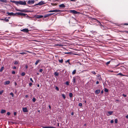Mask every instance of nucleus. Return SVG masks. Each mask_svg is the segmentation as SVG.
<instances>
[{
  "label": "nucleus",
  "mask_w": 128,
  "mask_h": 128,
  "mask_svg": "<svg viewBox=\"0 0 128 128\" xmlns=\"http://www.w3.org/2000/svg\"><path fill=\"white\" fill-rule=\"evenodd\" d=\"M46 3L44 2L43 1H41L38 4H37L34 5V6H36L38 5H39L40 6H41L42 5H43L44 4H46Z\"/></svg>",
  "instance_id": "f257e3e1"
},
{
  "label": "nucleus",
  "mask_w": 128,
  "mask_h": 128,
  "mask_svg": "<svg viewBox=\"0 0 128 128\" xmlns=\"http://www.w3.org/2000/svg\"><path fill=\"white\" fill-rule=\"evenodd\" d=\"M62 11L60 10H50L48 11V12H62Z\"/></svg>",
  "instance_id": "f03ea898"
},
{
  "label": "nucleus",
  "mask_w": 128,
  "mask_h": 128,
  "mask_svg": "<svg viewBox=\"0 0 128 128\" xmlns=\"http://www.w3.org/2000/svg\"><path fill=\"white\" fill-rule=\"evenodd\" d=\"M70 12L71 13L75 14H79V13H80L79 12H77L76 11L74 10H70Z\"/></svg>",
  "instance_id": "7ed1b4c3"
},
{
  "label": "nucleus",
  "mask_w": 128,
  "mask_h": 128,
  "mask_svg": "<svg viewBox=\"0 0 128 128\" xmlns=\"http://www.w3.org/2000/svg\"><path fill=\"white\" fill-rule=\"evenodd\" d=\"M7 14H8L7 16H16V14L15 13L14 14L12 12H11L10 13H9L8 12H7L6 13Z\"/></svg>",
  "instance_id": "20e7f679"
},
{
  "label": "nucleus",
  "mask_w": 128,
  "mask_h": 128,
  "mask_svg": "<svg viewBox=\"0 0 128 128\" xmlns=\"http://www.w3.org/2000/svg\"><path fill=\"white\" fill-rule=\"evenodd\" d=\"M21 31L27 33L29 32V30L28 29L25 28L21 30Z\"/></svg>",
  "instance_id": "39448f33"
},
{
  "label": "nucleus",
  "mask_w": 128,
  "mask_h": 128,
  "mask_svg": "<svg viewBox=\"0 0 128 128\" xmlns=\"http://www.w3.org/2000/svg\"><path fill=\"white\" fill-rule=\"evenodd\" d=\"M35 1L34 0H29L27 2V3L28 4H33L34 3Z\"/></svg>",
  "instance_id": "423d86ee"
},
{
  "label": "nucleus",
  "mask_w": 128,
  "mask_h": 128,
  "mask_svg": "<svg viewBox=\"0 0 128 128\" xmlns=\"http://www.w3.org/2000/svg\"><path fill=\"white\" fill-rule=\"evenodd\" d=\"M26 3L25 1L23 2L22 1H20V4L26 5Z\"/></svg>",
  "instance_id": "0eeeda50"
},
{
  "label": "nucleus",
  "mask_w": 128,
  "mask_h": 128,
  "mask_svg": "<svg viewBox=\"0 0 128 128\" xmlns=\"http://www.w3.org/2000/svg\"><path fill=\"white\" fill-rule=\"evenodd\" d=\"M6 17L5 18H1L0 19V20H5L6 22H8L9 20L8 19H6Z\"/></svg>",
  "instance_id": "6e6552de"
},
{
  "label": "nucleus",
  "mask_w": 128,
  "mask_h": 128,
  "mask_svg": "<svg viewBox=\"0 0 128 128\" xmlns=\"http://www.w3.org/2000/svg\"><path fill=\"white\" fill-rule=\"evenodd\" d=\"M22 110L23 112H27L28 111V110L27 109V108H23Z\"/></svg>",
  "instance_id": "1a4fd4ad"
},
{
  "label": "nucleus",
  "mask_w": 128,
  "mask_h": 128,
  "mask_svg": "<svg viewBox=\"0 0 128 128\" xmlns=\"http://www.w3.org/2000/svg\"><path fill=\"white\" fill-rule=\"evenodd\" d=\"M59 6L60 8H64L65 7V5L63 4H60Z\"/></svg>",
  "instance_id": "9d476101"
},
{
  "label": "nucleus",
  "mask_w": 128,
  "mask_h": 128,
  "mask_svg": "<svg viewBox=\"0 0 128 128\" xmlns=\"http://www.w3.org/2000/svg\"><path fill=\"white\" fill-rule=\"evenodd\" d=\"M12 2L16 4H20V1H12Z\"/></svg>",
  "instance_id": "9b49d317"
},
{
  "label": "nucleus",
  "mask_w": 128,
  "mask_h": 128,
  "mask_svg": "<svg viewBox=\"0 0 128 128\" xmlns=\"http://www.w3.org/2000/svg\"><path fill=\"white\" fill-rule=\"evenodd\" d=\"M10 83V81L8 80L6 82L4 83V84L5 85L8 84Z\"/></svg>",
  "instance_id": "f8f14e48"
},
{
  "label": "nucleus",
  "mask_w": 128,
  "mask_h": 128,
  "mask_svg": "<svg viewBox=\"0 0 128 128\" xmlns=\"http://www.w3.org/2000/svg\"><path fill=\"white\" fill-rule=\"evenodd\" d=\"M43 128H55L54 127L50 126H43Z\"/></svg>",
  "instance_id": "ddd939ff"
},
{
  "label": "nucleus",
  "mask_w": 128,
  "mask_h": 128,
  "mask_svg": "<svg viewBox=\"0 0 128 128\" xmlns=\"http://www.w3.org/2000/svg\"><path fill=\"white\" fill-rule=\"evenodd\" d=\"M108 112L109 114V115H107V116H109L112 115L113 113V112L112 111H110Z\"/></svg>",
  "instance_id": "4468645a"
},
{
  "label": "nucleus",
  "mask_w": 128,
  "mask_h": 128,
  "mask_svg": "<svg viewBox=\"0 0 128 128\" xmlns=\"http://www.w3.org/2000/svg\"><path fill=\"white\" fill-rule=\"evenodd\" d=\"M26 16V17H28V15L24 13H22V16Z\"/></svg>",
  "instance_id": "2eb2a0df"
},
{
  "label": "nucleus",
  "mask_w": 128,
  "mask_h": 128,
  "mask_svg": "<svg viewBox=\"0 0 128 128\" xmlns=\"http://www.w3.org/2000/svg\"><path fill=\"white\" fill-rule=\"evenodd\" d=\"M54 74L55 76H58L59 75V73L56 72H55Z\"/></svg>",
  "instance_id": "dca6fc26"
},
{
  "label": "nucleus",
  "mask_w": 128,
  "mask_h": 128,
  "mask_svg": "<svg viewBox=\"0 0 128 128\" xmlns=\"http://www.w3.org/2000/svg\"><path fill=\"white\" fill-rule=\"evenodd\" d=\"M6 112V110H2L0 112V113L1 114H4V113H5Z\"/></svg>",
  "instance_id": "f3484780"
},
{
  "label": "nucleus",
  "mask_w": 128,
  "mask_h": 128,
  "mask_svg": "<svg viewBox=\"0 0 128 128\" xmlns=\"http://www.w3.org/2000/svg\"><path fill=\"white\" fill-rule=\"evenodd\" d=\"M72 82H73L74 84V83L76 82V78H75L73 77Z\"/></svg>",
  "instance_id": "a211bd4d"
},
{
  "label": "nucleus",
  "mask_w": 128,
  "mask_h": 128,
  "mask_svg": "<svg viewBox=\"0 0 128 128\" xmlns=\"http://www.w3.org/2000/svg\"><path fill=\"white\" fill-rule=\"evenodd\" d=\"M41 61L40 60H38L36 61V62L35 63V65H37L38 63Z\"/></svg>",
  "instance_id": "6ab92c4d"
},
{
  "label": "nucleus",
  "mask_w": 128,
  "mask_h": 128,
  "mask_svg": "<svg viewBox=\"0 0 128 128\" xmlns=\"http://www.w3.org/2000/svg\"><path fill=\"white\" fill-rule=\"evenodd\" d=\"M43 17V16L42 15H38L37 16V18H42Z\"/></svg>",
  "instance_id": "aec40b11"
},
{
  "label": "nucleus",
  "mask_w": 128,
  "mask_h": 128,
  "mask_svg": "<svg viewBox=\"0 0 128 128\" xmlns=\"http://www.w3.org/2000/svg\"><path fill=\"white\" fill-rule=\"evenodd\" d=\"M17 11H18L21 12H28L27 11H25V10H17Z\"/></svg>",
  "instance_id": "412c9836"
},
{
  "label": "nucleus",
  "mask_w": 128,
  "mask_h": 128,
  "mask_svg": "<svg viewBox=\"0 0 128 128\" xmlns=\"http://www.w3.org/2000/svg\"><path fill=\"white\" fill-rule=\"evenodd\" d=\"M100 90H96L95 91L96 93L97 94H99L100 93Z\"/></svg>",
  "instance_id": "4be33fe9"
},
{
  "label": "nucleus",
  "mask_w": 128,
  "mask_h": 128,
  "mask_svg": "<svg viewBox=\"0 0 128 128\" xmlns=\"http://www.w3.org/2000/svg\"><path fill=\"white\" fill-rule=\"evenodd\" d=\"M98 79L99 80H102V78L101 77V76H100V75L98 74Z\"/></svg>",
  "instance_id": "5701e85b"
},
{
  "label": "nucleus",
  "mask_w": 128,
  "mask_h": 128,
  "mask_svg": "<svg viewBox=\"0 0 128 128\" xmlns=\"http://www.w3.org/2000/svg\"><path fill=\"white\" fill-rule=\"evenodd\" d=\"M15 14H16H16H18V15H20V16H22V13L18 12H17Z\"/></svg>",
  "instance_id": "b1692460"
},
{
  "label": "nucleus",
  "mask_w": 128,
  "mask_h": 128,
  "mask_svg": "<svg viewBox=\"0 0 128 128\" xmlns=\"http://www.w3.org/2000/svg\"><path fill=\"white\" fill-rule=\"evenodd\" d=\"M58 60L59 62L60 63H62L63 62V60L62 59L61 60Z\"/></svg>",
  "instance_id": "393cba45"
},
{
  "label": "nucleus",
  "mask_w": 128,
  "mask_h": 128,
  "mask_svg": "<svg viewBox=\"0 0 128 128\" xmlns=\"http://www.w3.org/2000/svg\"><path fill=\"white\" fill-rule=\"evenodd\" d=\"M62 96L63 98L64 99H65L66 98V96H65V95L64 94H62Z\"/></svg>",
  "instance_id": "a878e982"
},
{
  "label": "nucleus",
  "mask_w": 128,
  "mask_h": 128,
  "mask_svg": "<svg viewBox=\"0 0 128 128\" xmlns=\"http://www.w3.org/2000/svg\"><path fill=\"white\" fill-rule=\"evenodd\" d=\"M4 68V67L3 66L1 67V68L0 70V72H2Z\"/></svg>",
  "instance_id": "bb28decb"
},
{
  "label": "nucleus",
  "mask_w": 128,
  "mask_h": 128,
  "mask_svg": "<svg viewBox=\"0 0 128 128\" xmlns=\"http://www.w3.org/2000/svg\"><path fill=\"white\" fill-rule=\"evenodd\" d=\"M51 4L52 6H56L57 5V3H51Z\"/></svg>",
  "instance_id": "cd10ccee"
},
{
  "label": "nucleus",
  "mask_w": 128,
  "mask_h": 128,
  "mask_svg": "<svg viewBox=\"0 0 128 128\" xmlns=\"http://www.w3.org/2000/svg\"><path fill=\"white\" fill-rule=\"evenodd\" d=\"M48 16H49V15H48V14H46L44 16V18H47V17H48Z\"/></svg>",
  "instance_id": "c85d7f7f"
},
{
  "label": "nucleus",
  "mask_w": 128,
  "mask_h": 128,
  "mask_svg": "<svg viewBox=\"0 0 128 128\" xmlns=\"http://www.w3.org/2000/svg\"><path fill=\"white\" fill-rule=\"evenodd\" d=\"M73 96L72 94V93H69V96L70 98H72Z\"/></svg>",
  "instance_id": "c756f323"
},
{
  "label": "nucleus",
  "mask_w": 128,
  "mask_h": 128,
  "mask_svg": "<svg viewBox=\"0 0 128 128\" xmlns=\"http://www.w3.org/2000/svg\"><path fill=\"white\" fill-rule=\"evenodd\" d=\"M118 75H120L122 76H125V75L122 74V73H120L117 74Z\"/></svg>",
  "instance_id": "7c9ffc66"
},
{
  "label": "nucleus",
  "mask_w": 128,
  "mask_h": 128,
  "mask_svg": "<svg viewBox=\"0 0 128 128\" xmlns=\"http://www.w3.org/2000/svg\"><path fill=\"white\" fill-rule=\"evenodd\" d=\"M76 70H73V72H72V74H75L76 73Z\"/></svg>",
  "instance_id": "2f4dec72"
},
{
  "label": "nucleus",
  "mask_w": 128,
  "mask_h": 128,
  "mask_svg": "<svg viewBox=\"0 0 128 128\" xmlns=\"http://www.w3.org/2000/svg\"><path fill=\"white\" fill-rule=\"evenodd\" d=\"M56 46H63L62 44H56Z\"/></svg>",
  "instance_id": "473e14b6"
},
{
  "label": "nucleus",
  "mask_w": 128,
  "mask_h": 128,
  "mask_svg": "<svg viewBox=\"0 0 128 128\" xmlns=\"http://www.w3.org/2000/svg\"><path fill=\"white\" fill-rule=\"evenodd\" d=\"M25 72H22L21 74V75L22 76H25Z\"/></svg>",
  "instance_id": "72a5a7b5"
},
{
  "label": "nucleus",
  "mask_w": 128,
  "mask_h": 128,
  "mask_svg": "<svg viewBox=\"0 0 128 128\" xmlns=\"http://www.w3.org/2000/svg\"><path fill=\"white\" fill-rule=\"evenodd\" d=\"M18 54H26V53L25 52H20V53H19Z\"/></svg>",
  "instance_id": "f704fd0d"
},
{
  "label": "nucleus",
  "mask_w": 128,
  "mask_h": 128,
  "mask_svg": "<svg viewBox=\"0 0 128 128\" xmlns=\"http://www.w3.org/2000/svg\"><path fill=\"white\" fill-rule=\"evenodd\" d=\"M110 61H109L107 62L106 63V64L107 66L109 64H110Z\"/></svg>",
  "instance_id": "c9c22d12"
},
{
  "label": "nucleus",
  "mask_w": 128,
  "mask_h": 128,
  "mask_svg": "<svg viewBox=\"0 0 128 128\" xmlns=\"http://www.w3.org/2000/svg\"><path fill=\"white\" fill-rule=\"evenodd\" d=\"M104 91L106 92H108V89L106 88H105Z\"/></svg>",
  "instance_id": "e433bc0d"
},
{
  "label": "nucleus",
  "mask_w": 128,
  "mask_h": 128,
  "mask_svg": "<svg viewBox=\"0 0 128 128\" xmlns=\"http://www.w3.org/2000/svg\"><path fill=\"white\" fill-rule=\"evenodd\" d=\"M78 105L80 107H82V103H80L78 104Z\"/></svg>",
  "instance_id": "4c0bfd02"
},
{
  "label": "nucleus",
  "mask_w": 128,
  "mask_h": 128,
  "mask_svg": "<svg viewBox=\"0 0 128 128\" xmlns=\"http://www.w3.org/2000/svg\"><path fill=\"white\" fill-rule=\"evenodd\" d=\"M32 100L33 102H34L36 101V99L34 98L32 99Z\"/></svg>",
  "instance_id": "58836bf2"
},
{
  "label": "nucleus",
  "mask_w": 128,
  "mask_h": 128,
  "mask_svg": "<svg viewBox=\"0 0 128 128\" xmlns=\"http://www.w3.org/2000/svg\"><path fill=\"white\" fill-rule=\"evenodd\" d=\"M18 62L17 61H16L15 62H14V64H18Z\"/></svg>",
  "instance_id": "ea45409f"
},
{
  "label": "nucleus",
  "mask_w": 128,
  "mask_h": 128,
  "mask_svg": "<svg viewBox=\"0 0 128 128\" xmlns=\"http://www.w3.org/2000/svg\"><path fill=\"white\" fill-rule=\"evenodd\" d=\"M0 1L2 2H6V0H0Z\"/></svg>",
  "instance_id": "a19ab883"
},
{
  "label": "nucleus",
  "mask_w": 128,
  "mask_h": 128,
  "mask_svg": "<svg viewBox=\"0 0 128 128\" xmlns=\"http://www.w3.org/2000/svg\"><path fill=\"white\" fill-rule=\"evenodd\" d=\"M4 92V90H1L0 91V94L1 95L2 94V93Z\"/></svg>",
  "instance_id": "79ce46f5"
},
{
  "label": "nucleus",
  "mask_w": 128,
  "mask_h": 128,
  "mask_svg": "<svg viewBox=\"0 0 128 128\" xmlns=\"http://www.w3.org/2000/svg\"><path fill=\"white\" fill-rule=\"evenodd\" d=\"M55 89L57 90L58 91L59 90V89L58 88L57 86H56Z\"/></svg>",
  "instance_id": "37998d69"
},
{
  "label": "nucleus",
  "mask_w": 128,
  "mask_h": 128,
  "mask_svg": "<svg viewBox=\"0 0 128 128\" xmlns=\"http://www.w3.org/2000/svg\"><path fill=\"white\" fill-rule=\"evenodd\" d=\"M10 95L12 96V97H13L14 96V94L13 93L11 92L10 93Z\"/></svg>",
  "instance_id": "c03bdc74"
},
{
  "label": "nucleus",
  "mask_w": 128,
  "mask_h": 128,
  "mask_svg": "<svg viewBox=\"0 0 128 128\" xmlns=\"http://www.w3.org/2000/svg\"><path fill=\"white\" fill-rule=\"evenodd\" d=\"M54 13H50L48 14L49 16H51L52 15H53Z\"/></svg>",
  "instance_id": "a18cd8bd"
},
{
  "label": "nucleus",
  "mask_w": 128,
  "mask_h": 128,
  "mask_svg": "<svg viewBox=\"0 0 128 128\" xmlns=\"http://www.w3.org/2000/svg\"><path fill=\"white\" fill-rule=\"evenodd\" d=\"M114 122L115 123H117L118 122V120L117 119H116L114 120Z\"/></svg>",
  "instance_id": "49530a36"
},
{
  "label": "nucleus",
  "mask_w": 128,
  "mask_h": 128,
  "mask_svg": "<svg viewBox=\"0 0 128 128\" xmlns=\"http://www.w3.org/2000/svg\"><path fill=\"white\" fill-rule=\"evenodd\" d=\"M91 20H96V19L95 18H92Z\"/></svg>",
  "instance_id": "de8ad7c7"
},
{
  "label": "nucleus",
  "mask_w": 128,
  "mask_h": 128,
  "mask_svg": "<svg viewBox=\"0 0 128 128\" xmlns=\"http://www.w3.org/2000/svg\"><path fill=\"white\" fill-rule=\"evenodd\" d=\"M66 84L67 85H68L69 84V82H66Z\"/></svg>",
  "instance_id": "09e8293b"
},
{
  "label": "nucleus",
  "mask_w": 128,
  "mask_h": 128,
  "mask_svg": "<svg viewBox=\"0 0 128 128\" xmlns=\"http://www.w3.org/2000/svg\"><path fill=\"white\" fill-rule=\"evenodd\" d=\"M91 72L93 74H96L95 72L94 71H92Z\"/></svg>",
  "instance_id": "8fccbe9b"
},
{
  "label": "nucleus",
  "mask_w": 128,
  "mask_h": 128,
  "mask_svg": "<svg viewBox=\"0 0 128 128\" xmlns=\"http://www.w3.org/2000/svg\"><path fill=\"white\" fill-rule=\"evenodd\" d=\"M71 52H65V54H71Z\"/></svg>",
  "instance_id": "3c124183"
},
{
  "label": "nucleus",
  "mask_w": 128,
  "mask_h": 128,
  "mask_svg": "<svg viewBox=\"0 0 128 128\" xmlns=\"http://www.w3.org/2000/svg\"><path fill=\"white\" fill-rule=\"evenodd\" d=\"M30 81H31L32 82H34L33 80H32V78H30Z\"/></svg>",
  "instance_id": "603ef678"
},
{
  "label": "nucleus",
  "mask_w": 128,
  "mask_h": 128,
  "mask_svg": "<svg viewBox=\"0 0 128 128\" xmlns=\"http://www.w3.org/2000/svg\"><path fill=\"white\" fill-rule=\"evenodd\" d=\"M124 97H126V95H125L124 94H123L122 95Z\"/></svg>",
  "instance_id": "864d4df0"
},
{
  "label": "nucleus",
  "mask_w": 128,
  "mask_h": 128,
  "mask_svg": "<svg viewBox=\"0 0 128 128\" xmlns=\"http://www.w3.org/2000/svg\"><path fill=\"white\" fill-rule=\"evenodd\" d=\"M114 122V120H112L110 121V123L111 124L113 123Z\"/></svg>",
  "instance_id": "5fc2aeb1"
},
{
  "label": "nucleus",
  "mask_w": 128,
  "mask_h": 128,
  "mask_svg": "<svg viewBox=\"0 0 128 128\" xmlns=\"http://www.w3.org/2000/svg\"><path fill=\"white\" fill-rule=\"evenodd\" d=\"M12 74H15V72L14 71H13L12 72Z\"/></svg>",
  "instance_id": "6e6d98bb"
},
{
  "label": "nucleus",
  "mask_w": 128,
  "mask_h": 128,
  "mask_svg": "<svg viewBox=\"0 0 128 128\" xmlns=\"http://www.w3.org/2000/svg\"><path fill=\"white\" fill-rule=\"evenodd\" d=\"M42 71H43V70L42 69H40V72H42Z\"/></svg>",
  "instance_id": "4d7b16f0"
},
{
  "label": "nucleus",
  "mask_w": 128,
  "mask_h": 128,
  "mask_svg": "<svg viewBox=\"0 0 128 128\" xmlns=\"http://www.w3.org/2000/svg\"><path fill=\"white\" fill-rule=\"evenodd\" d=\"M7 114L8 115V116H9L10 115V112H8L7 113Z\"/></svg>",
  "instance_id": "13d9d810"
},
{
  "label": "nucleus",
  "mask_w": 128,
  "mask_h": 128,
  "mask_svg": "<svg viewBox=\"0 0 128 128\" xmlns=\"http://www.w3.org/2000/svg\"><path fill=\"white\" fill-rule=\"evenodd\" d=\"M124 25H128V23H124V24H123Z\"/></svg>",
  "instance_id": "bf43d9fd"
},
{
  "label": "nucleus",
  "mask_w": 128,
  "mask_h": 128,
  "mask_svg": "<svg viewBox=\"0 0 128 128\" xmlns=\"http://www.w3.org/2000/svg\"><path fill=\"white\" fill-rule=\"evenodd\" d=\"M69 61H70V60H67L65 62H69Z\"/></svg>",
  "instance_id": "052dcab7"
},
{
  "label": "nucleus",
  "mask_w": 128,
  "mask_h": 128,
  "mask_svg": "<svg viewBox=\"0 0 128 128\" xmlns=\"http://www.w3.org/2000/svg\"><path fill=\"white\" fill-rule=\"evenodd\" d=\"M29 85L30 86H31L32 85V83H30L29 84Z\"/></svg>",
  "instance_id": "680f3d73"
},
{
  "label": "nucleus",
  "mask_w": 128,
  "mask_h": 128,
  "mask_svg": "<svg viewBox=\"0 0 128 128\" xmlns=\"http://www.w3.org/2000/svg\"><path fill=\"white\" fill-rule=\"evenodd\" d=\"M16 112H14V116H16Z\"/></svg>",
  "instance_id": "e2e57ef3"
},
{
  "label": "nucleus",
  "mask_w": 128,
  "mask_h": 128,
  "mask_svg": "<svg viewBox=\"0 0 128 128\" xmlns=\"http://www.w3.org/2000/svg\"><path fill=\"white\" fill-rule=\"evenodd\" d=\"M99 81H97V82H96V84H99Z\"/></svg>",
  "instance_id": "0e129e2a"
},
{
  "label": "nucleus",
  "mask_w": 128,
  "mask_h": 128,
  "mask_svg": "<svg viewBox=\"0 0 128 128\" xmlns=\"http://www.w3.org/2000/svg\"><path fill=\"white\" fill-rule=\"evenodd\" d=\"M16 67L15 66H13V68L14 69H16Z\"/></svg>",
  "instance_id": "69168bd1"
},
{
  "label": "nucleus",
  "mask_w": 128,
  "mask_h": 128,
  "mask_svg": "<svg viewBox=\"0 0 128 128\" xmlns=\"http://www.w3.org/2000/svg\"><path fill=\"white\" fill-rule=\"evenodd\" d=\"M126 118H128V115L126 116Z\"/></svg>",
  "instance_id": "338daca9"
},
{
  "label": "nucleus",
  "mask_w": 128,
  "mask_h": 128,
  "mask_svg": "<svg viewBox=\"0 0 128 128\" xmlns=\"http://www.w3.org/2000/svg\"><path fill=\"white\" fill-rule=\"evenodd\" d=\"M28 95H26V96H25V97L26 98H27L28 97Z\"/></svg>",
  "instance_id": "774afa93"
}]
</instances>
